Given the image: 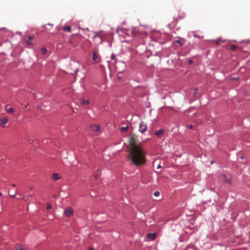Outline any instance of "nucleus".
Here are the masks:
<instances>
[{"instance_id": "9d476101", "label": "nucleus", "mask_w": 250, "mask_h": 250, "mask_svg": "<svg viewBox=\"0 0 250 250\" xmlns=\"http://www.w3.org/2000/svg\"><path fill=\"white\" fill-rule=\"evenodd\" d=\"M52 178L54 181H57L61 179L60 176H59V174L57 173H54L52 174Z\"/></svg>"}, {"instance_id": "4c0bfd02", "label": "nucleus", "mask_w": 250, "mask_h": 250, "mask_svg": "<svg viewBox=\"0 0 250 250\" xmlns=\"http://www.w3.org/2000/svg\"><path fill=\"white\" fill-rule=\"evenodd\" d=\"M31 189H33V187H31Z\"/></svg>"}, {"instance_id": "c756f323", "label": "nucleus", "mask_w": 250, "mask_h": 250, "mask_svg": "<svg viewBox=\"0 0 250 250\" xmlns=\"http://www.w3.org/2000/svg\"><path fill=\"white\" fill-rule=\"evenodd\" d=\"M215 42L217 44H219L220 43V41L219 40L215 41Z\"/></svg>"}, {"instance_id": "2f4dec72", "label": "nucleus", "mask_w": 250, "mask_h": 250, "mask_svg": "<svg viewBox=\"0 0 250 250\" xmlns=\"http://www.w3.org/2000/svg\"><path fill=\"white\" fill-rule=\"evenodd\" d=\"M16 194V193H15L14 194H12V195H11V197H14L15 196Z\"/></svg>"}, {"instance_id": "f3484780", "label": "nucleus", "mask_w": 250, "mask_h": 250, "mask_svg": "<svg viewBox=\"0 0 250 250\" xmlns=\"http://www.w3.org/2000/svg\"><path fill=\"white\" fill-rule=\"evenodd\" d=\"M127 127H122L120 129L121 131L123 132H125L127 130Z\"/></svg>"}, {"instance_id": "72a5a7b5", "label": "nucleus", "mask_w": 250, "mask_h": 250, "mask_svg": "<svg viewBox=\"0 0 250 250\" xmlns=\"http://www.w3.org/2000/svg\"><path fill=\"white\" fill-rule=\"evenodd\" d=\"M12 186H13V187H15V186H16V185H15V184H12Z\"/></svg>"}, {"instance_id": "4be33fe9", "label": "nucleus", "mask_w": 250, "mask_h": 250, "mask_svg": "<svg viewBox=\"0 0 250 250\" xmlns=\"http://www.w3.org/2000/svg\"><path fill=\"white\" fill-rule=\"evenodd\" d=\"M187 127L190 129H192L193 128V126L191 125H187Z\"/></svg>"}, {"instance_id": "cd10ccee", "label": "nucleus", "mask_w": 250, "mask_h": 250, "mask_svg": "<svg viewBox=\"0 0 250 250\" xmlns=\"http://www.w3.org/2000/svg\"><path fill=\"white\" fill-rule=\"evenodd\" d=\"M162 167L160 165V164H158L157 166V169H159V168H161Z\"/></svg>"}, {"instance_id": "423d86ee", "label": "nucleus", "mask_w": 250, "mask_h": 250, "mask_svg": "<svg viewBox=\"0 0 250 250\" xmlns=\"http://www.w3.org/2000/svg\"><path fill=\"white\" fill-rule=\"evenodd\" d=\"M90 128L91 130L96 132H99L101 129L100 125H91Z\"/></svg>"}, {"instance_id": "20e7f679", "label": "nucleus", "mask_w": 250, "mask_h": 250, "mask_svg": "<svg viewBox=\"0 0 250 250\" xmlns=\"http://www.w3.org/2000/svg\"><path fill=\"white\" fill-rule=\"evenodd\" d=\"M146 128H147V125H146V124H145L143 122H141L140 123V125H139V131L142 133H144V132H145L146 131Z\"/></svg>"}, {"instance_id": "f704fd0d", "label": "nucleus", "mask_w": 250, "mask_h": 250, "mask_svg": "<svg viewBox=\"0 0 250 250\" xmlns=\"http://www.w3.org/2000/svg\"><path fill=\"white\" fill-rule=\"evenodd\" d=\"M23 199L24 200H26V198H25V197H23Z\"/></svg>"}, {"instance_id": "bb28decb", "label": "nucleus", "mask_w": 250, "mask_h": 250, "mask_svg": "<svg viewBox=\"0 0 250 250\" xmlns=\"http://www.w3.org/2000/svg\"><path fill=\"white\" fill-rule=\"evenodd\" d=\"M176 42H177V43H178L180 45H182V43H181V42L180 41H179V40H177V41H176Z\"/></svg>"}, {"instance_id": "a878e982", "label": "nucleus", "mask_w": 250, "mask_h": 250, "mask_svg": "<svg viewBox=\"0 0 250 250\" xmlns=\"http://www.w3.org/2000/svg\"><path fill=\"white\" fill-rule=\"evenodd\" d=\"M193 62V61L192 60H189L188 62V64L190 65Z\"/></svg>"}, {"instance_id": "4468645a", "label": "nucleus", "mask_w": 250, "mask_h": 250, "mask_svg": "<svg viewBox=\"0 0 250 250\" xmlns=\"http://www.w3.org/2000/svg\"><path fill=\"white\" fill-rule=\"evenodd\" d=\"M225 183L230 185L232 183V179L230 178H227V177L224 179Z\"/></svg>"}, {"instance_id": "f03ea898", "label": "nucleus", "mask_w": 250, "mask_h": 250, "mask_svg": "<svg viewBox=\"0 0 250 250\" xmlns=\"http://www.w3.org/2000/svg\"><path fill=\"white\" fill-rule=\"evenodd\" d=\"M73 208L70 207H68L64 209L63 214L66 217H69L73 215Z\"/></svg>"}, {"instance_id": "c9c22d12", "label": "nucleus", "mask_w": 250, "mask_h": 250, "mask_svg": "<svg viewBox=\"0 0 250 250\" xmlns=\"http://www.w3.org/2000/svg\"><path fill=\"white\" fill-rule=\"evenodd\" d=\"M1 195H2V194H1V193L0 192V196H1Z\"/></svg>"}, {"instance_id": "58836bf2", "label": "nucleus", "mask_w": 250, "mask_h": 250, "mask_svg": "<svg viewBox=\"0 0 250 250\" xmlns=\"http://www.w3.org/2000/svg\"><path fill=\"white\" fill-rule=\"evenodd\" d=\"M27 107V106H25L24 108H26Z\"/></svg>"}, {"instance_id": "2eb2a0df", "label": "nucleus", "mask_w": 250, "mask_h": 250, "mask_svg": "<svg viewBox=\"0 0 250 250\" xmlns=\"http://www.w3.org/2000/svg\"><path fill=\"white\" fill-rule=\"evenodd\" d=\"M41 51L43 55H44L47 53V49H46V48L43 47L41 49Z\"/></svg>"}, {"instance_id": "aec40b11", "label": "nucleus", "mask_w": 250, "mask_h": 250, "mask_svg": "<svg viewBox=\"0 0 250 250\" xmlns=\"http://www.w3.org/2000/svg\"><path fill=\"white\" fill-rule=\"evenodd\" d=\"M97 171V174H96V173L94 174V177H95V179H97L98 178V175L100 174V173H99V170L98 169Z\"/></svg>"}, {"instance_id": "393cba45", "label": "nucleus", "mask_w": 250, "mask_h": 250, "mask_svg": "<svg viewBox=\"0 0 250 250\" xmlns=\"http://www.w3.org/2000/svg\"><path fill=\"white\" fill-rule=\"evenodd\" d=\"M236 47L234 45H232L231 46V50H235L236 49Z\"/></svg>"}, {"instance_id": "e433bc0d", "label": "nucleus", "mask_w": 250, "mask_h": 250, "mask_svg": "<svg viewBox=\"0 0 250 250\" xmlns=\"http://www.w3.org/2000/svg\"><path fill=\"white\" fill-rule=\"evenodd\" d=\"M213 161H211V164H213Z\"/></svg>"}, {"instance_id": "412c9836", "label": "nucleus", "mask_w": 250, "mask_h": 250, "mask_svg": "<svg viewBox=\"0 0 250 250\" xmlns=\"http://www.w3.org/2000/svg\"><path fill=\"white\" fill-rule=\"evenodd\" d=\"M226 178V176L224 174H222L220 176V178L224 181V179Z\"/></svg>"}, {"instance_id": "dca6fc26", "label": "nucleus", "mask_w": 250, "mask_h": 250, "mask_svg": "<svg viewBox=\"0 0 250 250\" xmlns=\"http://www.w3.org/2000/svg\"><path fill=\"white\" fill-rule=\"evenodd\" d=\"M7 112L9 113H13L14 112V109L13 108H9L7 109Z\"/></svg>"}, {"instance_id": "a211bd4d", "label": "nucleus", "mask_w": 250, "mask_h": 250, "mask_svg": "<svg viewBox=\"0 0 250 250\" xmlns=\"http://www.w3.org/2000/svg\"><path fill=\"white\" fill-rule=\"evenodd\" d=\"M46 208L48 210H49V209H51L52 208V205L50 204H49V203L47 204Z\"/></svg>"}, {"instance_id": "6ab92c4d", "label": "nucleus", "mask_w": 250, "mask_h": 250, "mask_svg": "<svg viewBox=\"0 0 250 250\" xmlns=\"http://www.w3.org/2000/svg\"><path fill=\"white\" fill-rule=\"evenodd\" d=\"M154 195L156 197H158L160 195V192L158 191H156L154 193Z\"/></svg>"}, {"instance_id": "7c9ffc66", "label": "nucleus", "mask_w": 250, "mask_h": 250, "mask_svg": "<svg viewBox=\"0 0 250 250\" xmlns=\"http://www.w3.org/2000/svg\"><path fill=\"white\" fill-rule=\"evenodd\" d=\"M88 250H94V249L91 247L88 248Z\"/></svg>"}, {"instance_id": "5701e85b", "label": "nucleus", "mask_w": 250, "mask_h": 250, "mask_svg": "<svg viewBox=\"0 0 250 250\" xmlns=\"http://www.w3.org/2000/svg\"><path fill=\"white\" fill-rule=\"evenodd\" d=\"M111 59L112 60H115V55L114 54H112L111 56Z\"/></svg>"}, {"instance_id": "9b49d317", "label": "nucleus", "mask_w": 250, "mask_h": 250, "mask_svg": "<svg viewBox=\"0 0 250 250\" xmlns=\"http://www.w3.org/2000/svg\"><path fill=\"white\" fill-rule=\"evenodd\" d=\"M81 104L82 105H88L89 103V101L88 100L85 99H81L80 100Z\"/></svg>"}, {"instance_id": "f257e3e1", "label": "nucleus", "mask_w": 250, "mask_h": 250, "mask_svg": "<svg viewBox=\"0 0 250 250\" xmlns=\"http://www.w3.org/2000/svg\"><path fill=\"white\" fill-rule=\"evenodd\" d=\"M146 151L137 136L132 135L129 139L126 159L132 165L140 167L146 164Z\"/></svg>"}, {"instance_id": "1a4fd4ad", "label": "nucleus", "mask_w": 250, "mask_h": 250, "mask_svg": "<svg viewBox=\"0 0 250 250\" xmlns=\"http://www.w3.org/2000/svg\"><path fill=\"white\" fill-rule=\"evenodd\" d=\"M92 60L96 62H99V56L95 52H93Z\"/></svg>"}, {"instance_id": "c85d7f7f", "label": "nucleus", "mask_w": 250, "mask_h": 250, "mask_svg": "<svg viewBox=\"0 0 250 250\" xmlns=\"http://www.w3.org/2000/svg\"><path fill=\"white\" fill-rule=\"evenodd\" d=\"M198 88H195V89H194V94H195V93L198 91Z\"/></svg>"}, {"instance_id": "473e14b6", "label": "nucleus", "mask_w": 250, "mask_h": 250, "mask_svg": "<svg viewBox=\"0 0 250 250\" xmlns=\"http://www.w3.org/2000/svg\"><path fill=\"white\" fill-rule=\"evenodd\" d=\"M16 194V193H15L14 194H12V195H11V197H14L15 196Z\"/></svg>"}, {"instance_id": "39448f33", "label": "nucleus", "mask_w": 250, "mask_h": 250, "mask_svg": "<svg viewBox=\"0 0 250 250\" xmlns=\"http://www.w3.org/2000/svg\"><path fill=\"white\" fill-rule=\"evenodd\" d=\"M8 122V119L7 117H3L0 119V125L4 127Z\"/></svg>"}, {"instance_id": "6e6552de", "label": "nucleus", "mask_w": 250, "mask_h": 250, "mask_svg": "<svg viewBox=\"0 0 250 250\" xmlns=\"http://www.w3.org/2000/svg\"><path fill=\"white\" fill-rule=\"evenodd\" d=\"M155 237H156L155 233H148L147 234V238L149 240H151V241L155 239Z\"/></svg>"}, {"instance_id": "0eeeda50", "label": "nucleus", "mask_w": 250, "mask_h": 250, "mask_svg": "<svg viewBox=\"0 0 250 250\" xmlns=\"http://www.w3.org/2000/svg\"><path fill=\"white\" fill-rule=\"evenodd\" d=\"M164 133V130L163 129H160L158 130H156L154 132V134L158 137L160 138L161 135Z\"/></svg>"}, {"instance_id": "ddd939ff", "label": "nucleus", "mask_w": 250, "mask_h": 250, "mask_svg": "<svg viewBox=\"0 0 250 250\" xmlns=\"http://www.w3.org/2000/svg\"><path fill=\"white\" fill-rule=\"evenodd\" d=\"M62 30L64 31H67V32H70L71 31V27L70 26H64L62 27Z\"/></svg>"}, {"instance_id": "f8f14e48", "label": "nucleus", "mask_w": 250, "mask_h": 250, "mask_svg": "<svg viewBox=\"0 0 250 250\" xmlns=\"http://www.w3.org/2000/svg\"><path fill=\"white\" fill-rule=\"evenodd\" d=\"M33 39V37L30 36L27 37V39L25 40V42L27 44L31 45L32 43L31 41Z\"/></svg>"}, {"instance_id": "b1692460", "label": "nucleus", "mask_w": 250, "mask_h": 250, "mask_svg": "<svg viewBox=\"0 0 250 250\" xmlns=\"http://www.w3.org/2000/svg\"><path fill=\"white\" fill-rule=\"evenodd\" d=\"M17 250H25L24 248H22V247H19L17 249Z\"/></svg>"}, {"instance_id": "7ed1b4c3", "label": "nucleus", "mask_w": 250, "mask_h": 250, "mask_svg": "<svg viewBox=\"0 0 250 250\" xmlns=\"http://www.w3.org/2000/svg\"><path fill=\"white\" fill-rule=\"evenodd\" d=\"M104 33L103 31H100L97 33H96L94 36V38H99L101 40L100 42H103L105 38L104 37Z\"/></svg>"}]
</instances>
